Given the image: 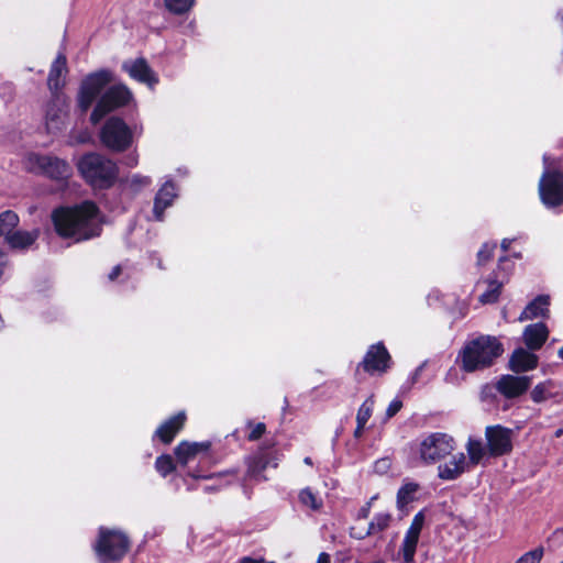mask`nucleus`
I'll list each match as a JSON object with an SVG mask.
<instances>
[{"instance_id":"obj_1","label":"nucleus","mask_w":563,"mask_h":563,"mask_svg":"<svg viewBox=\"0 0 563 563\" xmlns=\"http://www.w3.org/2000/svg\"><path fill=\"white\" fill-rule=\"evenodd\" d=\"M52 218L60 236L73 238L78 242L97 236L101 231L98 208L90 201H85L74 208L57 209Z\"/></svg>"},{"instance_id":"obj_2","label":"nucleus","mask_w":563,"mask_h":563,"mask_svg":"<svg viewBox=\"0 0 563 563\" xmlns=\"http://www.w3.org/2000/svg\"><path fill=\"white\" fill-rule=\"evenodd\" d=\"M503 352V344L495 336L482 335L474 339L460 353L462 369L471 373L489 367Z\"/></svg>"},{"instance_id":"obj_3","label":"nucleus","mask_w":563,"mask_h":563,"mask_svg":"<svg viewBox=\"0 0 563 563\" xmlns=\"http://www.w3.org/2000/svg\"><path fill=\"white\" fill-rule=\"evenodd\" d=\"M77 168L86 181L100 188L111 186L118 176L115 163L98 153L84 155Z\"/></svg>"},{"instance_id":"obj_4","label":"nucleus","mask_w":563,"mask_h":563,"mask_svg":"<svg viewBox=\"0 0 563 563\" xmlns=\"http://www.w3.org/2000/svg\"><path fill=\"white\" fill-rule=\"evenodd\" d=\"M129 548L130 540L122 530H101L93 545L99 563L119 562Z\"/></svg>"},{"instance_id":"obj_5","label":"nucleus","mask_w":563,"mask_h":563,"mask_svg":"<svg viewBox=\"0 0 563 563\" xmlns=\"http://www.w3.org/2000/svg\"><path fill=\"white\" fill-rule=\"evenodd\" d=\"M101 143L114 152H123L132 144L133 135L128 124L118 117L109 118L100 131Z\"/></svg>"},{"instance_id":"obj_6","label":"nucleus","mask_w":563,"mask_h":563,"mask_svg":"<svg viewBox=\"0 0 563 563\" xmlns=\"http://www.w3.org/2000/svg\"><path fill=\"white\" fill-rule=\"evenodd\" d=\"M25 168L32 173L44 174L52 179L64 180L71 176L70 165L58 157L31 154L25 159Z\"/></svg>"},{"instance_id":"obj_7","label":"nucleus","mask_w":563,"mask_h":563,"mask_svg":"<svg viewBox=\"0 0 563 563\" xmlns=\"http://www.w3.org/2000/svg\"><path fill=\"white\" fill-rule=\"evenodd\" d=\"M454 450L455 441L451 435L435 432L421 441L419 454L424 463L432 464L451 455Z\"/></svg>"},{"instance_id":"obj_8","label":"nucleus","mask_w":563,"mask_h":563,"mask_svg":"<svg viewBox=\"0 0 563 563\" xmlns=\"http://www.w3.org/2000/svg\"><path fill=\"white\" fill-rule=\"evenodd\" d=\"M132 97L131 91L123 85H115L110 87L97 102L90 120L97 124L104 115L115 110L117 108L125 106Z\"/></svg>"},{"instance_id":"obj_9","label":"nucleus","mask_w":563,"mask_h":563,"mask_svg":"<svg viewBox=\"0 0 563 563\" xmlns=\"http://www.w3.org/2000/svg\"><path fill=\"white\" fill-rule=\"evenodd\" d=\"M113 80V75L108 69H101L89 74L80 85L78 103L81 110L86 111L90 108L97 96L102 89Z\"/></svg>"},{"instance_id":"obj_10","label":"nucleus","mask_w":563,"mask_h":563,"mask_svg":"<svg viewBox=\"0 0 563 563\" xmlns=\"http://www.w3.org/2000/svg\"><path fill=\"white\" fill-rule=\"evenodd\" d=\"M539 194L547 207H556L563 203V173L545 170L540 179Z\"/></svg>"},{"instance_id":"obj_11","label":"nucleus","mask_w":563,"mask_h":563,"mask_svg":"<svg viewBox=\"0 0 563 563\" xmlns=\"http://www.w3.org/2000/svg\"><path fill=\"white\" fill-rule=\"evenodd\" d=\"M487 445L492 455L506 454L512 449V431L501 426L487 427L485 431Z\"/></svg>"},{"instance_id":"obj_12","label":"nucleus","mask_w":563,"mask_h":563,"mask_svg":"<svg viewBox=\"0 0 563 563\" xmlns=\"http://www.w3.org/2000/svg\"><path fill=\"white\" fill-rule=\"evenodd\" d=\"M530 376L503 375L496 383L497 391L505 398L512 399L526 394L531 386Z\"/></svg>"},{"instance_id":"obj_13","label":"nucleus","mask_w":563,"mask_h":563,"mask_svg":"<svg viewBox=\"0 0 563 563\" xmlns=\"http://www.w3.org/2000/svg\"><path fill=\"white\" fill-rule=\"evenodd\" d=\"M390 356L382 343L369 346L361 366L368 373L385 372L389 366Z\"/></svg>"},{"instance_id":"obj_14","label":"nucleus","mask_w":563,"mask_h":563,"mask_svg":"<svg viewBox=\"0 0 563 563\" xmlns=\"http://www.w3.org/2000/svg\"><path fill=\"white\" fill-rule=\"evenodd\" d=\"M123 70H125L129 76L140 82L147 84L153 86L157 82V78L146 60L144 58H136L134 60H125L122 64Z\"/></svg>"},{"instance_id":"obj_15","label":"nucleus","mask_w":563,"mask_h":563,"mask_svg":"<svg viewBox=\"0 0 563 563\" xmlns=\"http://www.w3.org/2000/svg\"><path fill=\"white\" fill-rule=\"evenodd\" d=\"M468 467L467 457L463 452H459L453 454L448 462L439 465V477L441 479L452 481L461 476Z\"/></svg>"},{"instance_id":"obj_16","label":"nucleus","mask_w":563,"mask_h":563,"mask_svg":"<svg viewBox=\"0 0 563 563\" xmlns=\"http://www.w3.org/2000/svg\"><path fill=\"white\" fill-rule=\"evenodd\" d=\"M269 466L277 467V459L271 453H258L247 460L246 475L256 481H266L263 472Z\"/></svg>"},{"instance_id":"obj_17","label":"nucleus","mask_w":563,"mask_h":563,"mask_svg":"<svg viewBox=\"0 0 563 563\" xmlns=\"http://www.w3.org/2000/svg\"><path fill=\"white\" fill-rule=\"evenodd\" d=\"M210 448L209 442H187L183 441L175 448V455L177 462L181 465H187L194 461L198 454L208 452Z\"/></svg>"},{"instance_id":"obj_18","label":"nucleus","mask_w":563,"mask_h":563,"mask_svg":"<svg viewBox=\"0 0 563 563\" xmlns=\"http://www.w3.org/2000/svg\"><path fill=\"white\" fill-rule=\"evenodd\" d=\"M538 365V356L522 347L514 351L509 360V368L515 373H523L534 369Z\"/></svg>"},{"instance_id":"obj_19","label":"nucleus","mask_w":563,"mask_h":563,"mask_svg":"<svg viewBox=\"0 0 563 563\" xmlns=\"http://www.w3.org/2000/svg\"><path fill=\"white\" fill-rule=\"evenodd\" d=\"M550 297L548 295H540L527 305L520 313L518 320L520 322L532 320L539 317H549Z\"/></svg>"},{"instance_id":"obj_20","label":"nucleus","mask_w":563,"mask_h":563,"mask_svg":"<svg viewBox=\"0 0 563 563\" xmlns=\"http://www.w3.org/2000/svg\"><path fill=\"white\" fill-rule=\"evenodd\" d=\"M67 74V59L62 53L57 55L51 66L47 78L48 88L52 91H58L65 84V75Z\"/></svg>"},{"instance_id":"obj_21","label":"nucleus","mask_w":563,"mask_h":563,"mask_svg":"<svg viewBox=\"0 0 563 563\" xmlns=\"http://www.w3.org/2000/svg\"><path fill=\"white\" fill-rule=\"evenodd\" d=\"M549 330L544 323H533L526 327L523 342L530 350H539L547 341Z\"/></svg>"},{"instance_id":"obj_22","label":"nucleus","mask_w":563,"mask_h":563,"mask_svg":"<svg viewBox=\"0 0 563 563\" xmlns=\"http://www.w3.org/2000/svg\"><path fill=\"white\" fill-rule=\"evenodd\" d=\"M185 421V412H179L176 416L168 419L167 421H165L164 423H162L157 428L155 435L158 437L162 442L168 444L173 441L177 432L183 428Z\"/></svg>"},{"instance_id":"obj_23","label":"nucleus","mask_w":563,"mask_h":563,"mask_svg":"<svg viewBox=\"0 0 563 563\" xmlns=\"http://www.w3.org/2000/svg\"><path fill=\"white\" fill-rule=\"evenodd\" d=\"M175 197L174 185L169 181L165 183L157 192L154 201V214L158 221L163 219L164 210L172 205Z\"/></svg>"},{"instance_id":"obj_24","label":"nucleus","mask_w":563,"mask_h":563,"mask_svg":"<svg viewBox=\"0 0 563 563\" xmlns=\"http://www.w3.org/2000/svg\"><path fill=\"white\" fill-rule=\"evenodd\" d=\"M40 231L37 229L33 231H13L11 235H8V244L14 250H24L31 246L38 238Z\"/></svg>"},{"instance_id":"obj_25","label":"nucleus","mask_w":563,"mask_h":563,"mask_svg":"<svg viewBox=\"0 0 563 563\" xmlns=\"http://www.w3.org/2000/svg\"><path fill=\"white\" fill-rule=\"evenodd\" d=\"M419 485L413 482L405 483L397 493V507L404 512L406 507L417 499Z\"/></svg>"},{"instance_id":"obj_26","label":"nucleus","mask_w":563,"mask_h":563,"mask_svg":"<svg viewBox=\"0 0 563 563\" xmlns=\"http://www.w3.org/2000/svg\"><path fill=\"white\" fill-rule=\"evenodd\" d=\"M553 387L554 386L551 380H545L536 385L530 393L532 401L536 404H541L553 398Z\"/></svg>"},{"instance_id":"obj_27","label":"nucleus","mask_w":563,"mask_h":563,"mask_svg":"<svg viewBox=\"0 0 563 563\" xmlns=\"http://www.w3.org/2000/svg\"><path fill=\"white\" fill-rule=\"evenodd\" d=\"M468 465H477L486 454V450L481 440L470 438L466 444Z\"/></svg>"},{"instance_id":"obj_28","label":"nucleus","mask_w":563,"mask_h":563,"mask_svg":"<svg viewBox=\"0 0 563 563\" xmlns=\"http://www.w3.org/2000/svg\"><path fill=\"white\" fill-rule=\"evenodd\" d=\"M19 223V217L11 210L0 213V236H4L8 242V235L13 233V230Z\"/></svg>"},{"instance_id":"obj_29","label":"nucleus","mask_w":563,"mask_h":563,"mask_svg":"<svg viewBox=\"0 0 563 563\" xmlns=\"http://www.w3.org/2000/svg\"><path fill=\"white\" fill-rule=\"evenodd\" d=\"M418 540L419 530H408L402 543V554L406 563L412 562Z\"/></svg>"},{"instance_id":"obj_30","label":"nucleus","mask_w":563,"mask_h":563,"mask_svg":"<svg viewBox=\"0 0 563 563\" xmlns=\"http://www.w3.org/2000/svg\"><path fill=\"white\" fill-rule=\"evenodd\" d=\"M503 284H504V278L500 280L488 279L487 280V289L479 296V301L482 303L496 302L499 298Z\"/></svg>"},{"instance_id":"obj_31","label":"nucleus","mask_w":563,"mask_h":563,"mask_svg":"<svg viewBox=\"0 0 563 563\" xmlns=\"http://www.w3.org/2000/svg\"><path fill=\"white\" fill-rule=\"evenodd\" d=\"M299 501L302 506L312 510H318L322 507V500L310 488L300 490Z\"/></svg>"},{"instance_id":"obj_32","label":"nucleus","mask_w":563,"mask_h":563,"mask_svg":"<svg viewBox=\"0 0 563 563\" xmlns=\"http://www.w3.org/2000/svg\"><path fill=\"white\" fill-rule=\"evenodd\" d=\"M374 397L369 396L358 408L357 415H356V423L357 424H366L369 420L373 408H374Z\"/></svg>"},{"instance_id":"obj_33","label":"nucleus","mask_w":563,"mask_h":563,"mask_svg":"<svg viewBox=\"0 0 563 563\" xmlns=\"http://www.w3.org/2000/svg\"><path fill=\"white\" fill-rule=\"evenodd\" d=\"M196 0H164L166 8L175 13L183 14L191 9Z\"/></svg>"},{"instance_id":"obj_34","label":"nucleus","mask_w":563,"mask_h":563,"mask_svg":"<svg viewBox=\"0 0 563 563\" xmlns=\"http://www.w3.org/2000/svg\"><path fill=\"white\" fill-rule=\"evenodd\" d=\"M155 467L163 476H167L175 470V464L170 455H161L156 459Z\"/></svg>"},{"instance_id":"obj_35","label":"nucleus","mask_w":563,"mask_h":563,"mask_svg":"<svg viewBox=\"0 0 563 563\" xmlns=\"http://www.w3.org/2000/svg\"><path fill=\"white\" fill-rule=\"evenodd\" d=\"M543 556V549L538 548L532 551H529L525 553L522 556H520L516 563H540L541 559Z\"/></svg>"},{"instance_id":"obj_36","label":"nucleus","mask_w":563,"mask_h":563,"mask_svg":"<svg viewBox=\"0 0 563 563\" xmlns=\"http://www.w3.org/2000/svg\"><path fill=\"white\" fill-rule=\"evenodd\" d=\"M496 243H484L482 249L477 253V263L479 265L485 264L492 257Z\"/></svg>"},{"instance_id":"obj_37","label":"nucleus","mask_w":563,"mask_h":563,"mask_svg":"<svg viewBox=\"0 0 563 563\" xmlns=\"http://www.w3.org/2000/svg\"><path fill=\"white\" fill-rule=\"evenodd\" d=\"M129 184L133 189L139 190L143 187L148 186L151 184V179L147 176L133 175L130 178Z\"/></svg>"},{"instance_id":"obj_38","label":"nucleus","mask_w":563,"mask_h":563,"mask_svg":"<svg viewBox=\"0 0 563 563\" xmlns=\"http://www.w3.org/2000/svg\"><path fill=\"white\" fill-rule=\"evenodd\" d=\"M265 431L266 426L263 422H258L255 426H253V429L247 438L250 441H256L265 433Z\"/></svg>"},{"instance_id":"obj_39","label":"nucleus","mask_w":563,"mask_h":563,"mask_svg":"<svg viewBox=\"0 0 563 563\" xmlns=\"http://www.w3.org/2000/svg\"><path fill=\"white\" fill-rule=\"evenodd\" d=\"M391 523V518L388 514H380L376 517V522H371L369 528H374L377 526V528H386Z\"/></svg>"},{"instance_id":"obj_40","label":"nucleus","mask_w":563,"mask_h":563,"mask_svg":"<svg viewBox=\"0 0 563 563\" xmlns=\"http://www.w3.org/2000/svg\"><path fill=\"white\" fill-rule=\"evenodd\" d=\"M426 515H427V510L419 511L415 516V518L410 525V528H422V526L426 523Z\"/></svg>"},{"instance_id":"obj_41","label":"nucleus","mask_w":563,"mask_h":563,"mask_svg":"<svg viewBox=\"0 0 563 563\" xmlns=\"http://www.w3.org/2000/svg\"><path fill=\"white\" fill-rule=\"evenodd\" d=\"M401 407H402V402L400 400H398V399L393 400L386 410L387 417L388 418L394 417L401 409Z\"/></svg>"},{"instance_id":"obj_42","label":"nucleus","mask_w":563,"mask_h":563,"mask_svg":"<svg viewBox=\"0 0 563 563\" xmlns=\"http://www.w3.org/2000/svg\"><path fill=\"white\" fill-rule=\"evenodd\" d=\"M46 118H47V128L49 130L57 128V124H55V121H57L59 119L58 114L51 115V113L47 112V117Z\"/></svg>"},{"instance_id":"obj_43","label":"nucleus","mask_w":563,"mask_h":563,"mask_svg":"<svg viewBox=\"0 0 563 563\" xmlns=\"http://www.w3.org/2000/svg\"><path fill=\"white\" fill-rule=\"evenodd\" d=\"M121 274V266L117 265L109 274V279L114 280Z\"/></svg>"},{"instance_id":"obj_44","label":"nucleus","mask_w":563,"mask_h":563,"mask_svg":"<svg viewBox=\"0 0 563 563\" xmlns=\"http://www.w3.org/2000/svg\"><path fill=\"white\" fill-rule=\"evenodd\" d=\"M317 563H330V555L324 552L320 553Z\"/></svg>"},{"instance_id":"obj_45","label":"nucleus","mask_w":563,"mask_h":563,"mask_svg":"<svg viewBox=\"0 0 563 563\" xmlns=\"http://www.w3.org/2000/svg\"><path fill=\"white\" fill-rule=\"evenodd\" d=\"M241 563H274V562H265L263 560H253L251 558H244Z\"/></svg>"},{"instance_id":"obj_46","label":"nucleus","mask_w":563,"mask_h":563,"mask_svg":"<svg viewBox=\"0 0 563 563\" xmlns=\"http://www.w3.org/2000/svg\"><path fill=\"white\" fill-rule=\"evenodd\" d=\"M364 428H365V424H357L356 423V429H355L354 435L356 438H360L362 435V433H363Z\"/></svg>"},{"instance_id":"obj_47","label":"nucleus","mask_w":563,"mask_h":563,"mask_svg":"<svg viewBox=\"0 0 563 563\" xmlns=\"http://www.w3.org/2000/svg\"><path fill=\"white\" fill-rule=\"evenodd\" d=\"M510 244H511V240H509V239H504V240L501 241V245H500V246H501L503 251H505V252H506V251L509 249Z\"/></svg>"},{"instance_id":"obj_48","label":"nucleus","mask_w":563,"mask_h":563,"mask_svg":"<svg viewBox=\"0 0 563 563\" xmlns=\"http://www.w3.org/2000/svg\"><path fill=\"white\" fill-rule=\"evenodd\" d=\"M88 139H89V135H88L87 133H84V134H81V135L78 137L77 142H78V143H85Z\"/></svg>"},{"instance_id":"obj_49","label":"nucleus","mask_w":563,"mask_h":563,"mask_svg":"<svg viewBox=\"0 0 563 563\" xmlns=\"http://www.w3.org/2000/svg\"><path fill=\"white\" fill-rule=\"evenodd\" d=\"M131 167L135 166L137 164V158L136 156H133V157H130L129 158V163H128Z\"/></svg>"},{"instance_id":"obj_50","label":"nucleus","mask_w":563,"mask_h":563,"mask_svg":"<svg viewBox=\"0 0 563 563\" xmlns=\"http://www.w3.org/2000/svg\"><path fill=\"white\" fill-rule=\"evenodd\" d=\"M562 435H563V429H558V430L555 431V437H556V438H560V437H562Z\"/></svg>"},{"instance_id":"obj_51","label":"nucleus","mask_w":563,"mask_h":563,"mask_svg":"<svg viewBox=\"0 0 563 563\" xmlns=\"http://www.w3.org/2000/svg\"><path fill=\"white\" fill-rule=\"evenodd\" d=\"M558 355L561 360H563V346L558 351Z\"/></svg>"},{"instance_id":"obj_52","label":"nucleus","mask_w":563,"mask_h":563,"mask_svg":"<svg viewBox=\"0 0 563 563\" xmlns=\"http://www.w3.org/2000/svg\"><path fill=\"white\" fill-rule=\"evenodd\" d=\"M214 489H216V486H206L205 487L206 492H211V490H214Z\"/></svg>"},{"instance_id":"obj_53","label":"nucleus","mask_w":563,"mask_h":563,"mask_svg":"<svg viewBox=\"0 0 563 563\" xmlns=\"http://www.w3.org/2000/svg\"><path fill=\"white\" fill-rule=\"evenodd\" d=\"M422 367H423V365L419 366V367L416 369L415 376H418V375H419V373L422 371Z\"/></svg>"},{"instance_id":"obj_54","label":"nucleus","mask_w":563,"mask_h":563,"mask_svg":"<svg viewBox=\"0 0 563 563\" xmlns=\"http://www.w3.org/2000/svg\"><path fill=\"white\" fill-rule=\"evenodd\" d=\"M303 462H305L306 464H308V465H311V464H312V462H311V459H310V457H306V459L303 460Z\"/></svg>"},{"instance_id":"obj_55","label":"nucleus","mask_w":563,"mask_h":563,"mask_svg":"<svg viewBox=\"0 0 563 563\" xmlns=\"http://www.w3.org/2000/svg\"><path fill=\"white\" fill-rule=\"evenodd\" d=\"M504 261H506V257H500V258H499V266H498V267H499V269L501 268V263H503Z\"/></svg>"},{"instance_id":"obj_56","label":"nucleus","mask_w":563,"mask_h":563,"mask_svg":"<svg viewBox=\"0 0 563 563\" xmlns=\"http://www.w3.org/2000/svg\"><path fill=\"white\" fill-rule=\"evenodd\" d=\"M380 463H383L384 465H388V461L387 460H383V461H380Z\"/></svg>"},{"instance_id":"obj_57","label":"nucleus","mask_w":563,"mask_h":563,"mask_svg":"<svg viewBox=\"0 0 563 563\" xmlns=\"http://www.w3.org/2000/svg\"><path fill=\"white\" fill-rule=\"evenodd\" d=\"M543 161H544V164L548 166V157L547 156L543 157Z\"/></svg>"},{"instance_id":"obj_58","label":"nucleus","mask_w":563,"mask_h":563,"mask_svg":"<svg viewBox=\"0 0 563 563\" xmlns=\"http://www.w3.org/2000/svg\"><path fill=\"white\" fill-rule=\"evenodd\" d=\"M354 537H356V538H363L364 536H363V534H357V536L355 534Z\"/></svg>"}]
</instances>
